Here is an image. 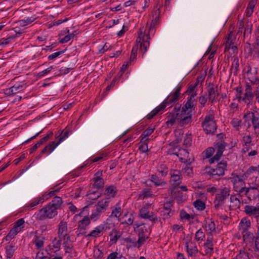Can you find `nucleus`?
Masks as SVG:
<instances>
[{
    "instance_id": "nucleus-1",
    "label": "nucleus",
    "mask_w": 259,
    "mask_h": 259,
    "mask_svg": "<svg viewBox=\"0 0 259 259\" xmlns=\"http://www.w3.org/2000/svg\"><path fill=\"white\" fill-rule=\"evenodd\" d=\"M191 112V111L187 112L184 109H182L180 113H170L167 117L168 119L166 122V125H172L176 121H177L181 126L187 124L192 120Z\"/></svg>"
},
{
    "instance_id": "nucleus-2",
    "label": "nucleus",
    "mask_w": 259,
    "mask_h": 259,
    "mask_svg": "<svg viewBox=\"0 0 259 259\" xmlns=\"http://www.w3.org/2000/svg\"><path fill=\"white\" fill-rule=\"evenodd\" d=\"M227 162L226 161L222 160L217 163L216 166H206L205 174L210 176L212 178L214 176H223L225 175V171L226 170Z\"/></svg>"
},
{
    "instance_id": "nucleus-3",
    "label": "nucleus",
    "mask_w": 259,
    "mask_h": 259,
    "mask_svg": "<svg viewBox=\"0 0 259 259\" xmlns=\"http://www.w3.org/2000/svg\"><path fill=\"white\" fill-rule=\"evenodd\" d=\"M143 225V224H141L137 225L136 227H134V231L139 236L137 241H136L135 239L133 241L131 240V243H132L133 246L135 247L138 245V247L139 248L148 239V237L145 234V233L147 232V229Z\"/></svg>"
},
{
    "instance_id": "nucleus-4",
    "label": "nucleus",
    "mask_w": 259,
    "mask_h": 259,
    "mask_svg": "<svg viewBox=\"0 0 259 259\" xmlns=\"http://www.w3.org/2000/svg\"><path fill=\"white\" fill-rule=\"evenodd\" d=\"M57 213L55 207L48 204L39 210L37 213V218L40 220L52 219L57 215Z\"/></svg>"
},
{
    "instance_id": "nucleus-5",
    "label": "nucleus",
    "mask_w": 259,
    "mask_h": 259,
    "mask_svg": "<svg viewBox=\"0 0 259 259\" xmlns=\"http://www.w3.org/2000/svg\"><path fill=\"white\" fill-rule=\"evenodd\" d=\"M59 189H57L54 190L50 191L49 193L46 192L41 196H39L38 197L34 198L28 204V208L29 209H32L38 204L42 203L45 200L54 196L56 192L59 191Z\"/></svg>"
},
{
    "instance_id": "nucleus-6",
    "label": "nucleus",
    "mask_w": 259,
    "mask_h": 259,
    "mask_svg": "<svg viewBox=\"0 0 259 259\" xmlns=\"http://www.w3.org/2000/svg\"><path fill=\"white\" fill-rule=\"evenodd\" d=\"M25 227V221L24 219L18 220L14 224V226L10 230L8 235L6 236V241H10L18 233L21 232Z\"/></svg>"
},
{
    "instance_id": "nucleus-7",
    "label": "nucleus",
    "mask_w": 259,
    "mask_h": 259,
    "mask_svg": "<svg viewBox=\"0 0 259 259\" xmlns=\"http://www.w3.org/2000/svg\"><path fill=\"white\" fill-rule=\"evenodd\" d=\"M230 195V190L227 188L221 190L219 193L217 194L214 200V208L218 209L224 203V200Z\"/></svg>"
},
{
    "instance_id": "nucleus-8",
    "label": "nucleus",
    "mask_w": 259,
    "mask_h": 259,
    "mask_svg": "<svg viewBox=\"0 0 259 259\" xmlns=\"http://www.w3.org/2000/svg\"><path fill=\"white\" fill-rule=\"evenodd\" d=\"M120 228L122 229L121 233L116 229H113L111 231L109 234L110 242H112V243H116L118 239H119L120 236H123V237H125V240H127L128 239V236L126 237L124 234L128 232L130 230V227L128 225H126V226H124V225H123V227H120Z\"/></svg>"
},
{
    "instance_id": "nucleus-9",
    "label": "nucleus",
    "mask_w": 259,
    "mask_h": 259,
    "mask_svg": "<svg viewBox=\"0 0 259 259\" xmlns=\"http://www.w3.org/2000/svg\"><path fill=\"white\" fill-rule=\"evenodd\" d=\"M240 224L242 230L243 238L244 241L248 240L249 239L253 241L254 238V236L252 233L248 230V228L250 226V222L247 221L245 220H242Z\"/></svg>"
},
{
    "instance_id": "nucleus-10",
    "label": "nucleus",
    "mask_w": 259,
    "mask_h": 259,
    "mask_svg": "<svg viewBox=\"0 0 259 259\" xmlns=\"http://www.w3.org/2000/svg\"><path fill=\"white\" fill-rule=\"evenodd\" d=\"M149 206V204H147L144 207H143L140 210V215L142 218L148 219L150 221L156 223L158 221V218L156 215H154L153 212L149 213V212L148 211V209Z\"/></svg>"
},
{
    "instance_id": "nucleus-11",
    "label": "nucleus",
    "mask_w": 259,
    "mask_h": 259,
    "mask_svg": "<svg viewBox=\"0 0 259 259\" xmlns=\"http://www.w3.org/2000/svg\"><path fill=\"white\" fill-rule=\"evenodd\" d=\"M68 233L67 223L65 221H61L58 225V237L64 240L67 239V237L69 239V237L68 236Z\"/></svg>"
},
{
    "instance_id": "nucleus-12",
    "label": "nucleus",
    "mask_w": 259,
    "mask_h": 259,
    "mask_svg": "<svg viewBox=\"0 0 259 259\" xmlns=\"http://www.w3.org/2000/svg\"><path fill=\"white\" fill-rule=\"evenodd\" d=\"M31 234H34L32 242L34 244L36 248L40 249L43 248L45 239V237L41 235H38V231L37 230L32 232Z\"/></svg>"
},
{
    "instance_id": "nucleus-13",
    "label": "nucleus",
    "mask_w": 259,
    "mask_h": 259,
    "mask_svg": "<svg viewBox=\"0 0 259 259\" xmlns=\"http://www.w3.org/2000/svg\"><path fill=\"white\" fill-rule=\"evenodd\" d=\"M244 212L249 216L259 217V202L255 206L252 205H246L244 207Z\"/></svg>"
},
{
    "instance_id": "nucleus-14",
    "label": "nucleus",
    "mask_w": 259,
    "mask_h": 259,
    "mask_svg": "<svg viewBox=\"0 0 259 259\" xmlns=\"http://www.w3.org/2000/svg\"><path fill=\"white\" fill-rule=\"evenodd\" d=\"M58 145L57 142L54 141L50 142L41 150L40 154L38 155V158L41 157L42 154H46L47 156H48Z\"/></svg>"
},
{
    "instance_id": "nucleus-15",
    "label": "nucleus",
    "mask_w": 259,
    "mask_h": 259,
    "mask_svg": "<svg viewBox=\"0 0 259 259\" xmlns=\"http://www.w3.org/2000/svg\"><path fill=\"white\" fill-rule=\"evenodd\" d=\"M63 247H64L65 253H68L69 257H72L74 253L73 246L69 238L68 239V237H67V239L64 240L63 243Z\"/></svg>"
},
{
    "instance_id": "nucleus-16",
    "label": "nucleus",
    "mask_w": 259,
    "mask_h": 259,
    "mask_svg": "<svg viewBox=\"0 0 259 259\" xmlns=\"http://www.w3.org/2000/svg\"><path fill=\"white\" fill-rule=\"evenodd\" d=\"M62 239H60V238H55L53 240L51 244L50 245V248L51 250V252H54L57 254H60L59 253L60 249V246L61 244V240Z\"/></svg>"
},
{
    "instance_id": "nucleus-17",
    "label": "nucleus",
    "mask_w": 259,
    "mask_h": 259,
    "mask_svg": "<svg viewBox=\"0 0 259 259\" xmlns=\"http://www.w3.org/2000/svg\"><path fill=\"white\" fill-rule=\"evenodd\" d=\"M104 229L105 224L98 225L89 234H88L87 236L94 238L99 237L102 235Z\"/></svg>"
},
{
    "instance_id": "nucleus-18",
    "label": "nucleus",
    "mask_w": 259,
    "mask_h": 259,
    "mask_svg": "<svg viewBox=\"0 0 259 259\" xmlns=\"http://www.w3.org/2000/svg\"><path fill=\"white\" fill-rule=\"evenodd\" d=\"M248 116H249V117L251 118L253 126H259V113L257 112L255 113L254 112L249 111L244 115L243 118H246Z\"/></svg>"
},
{
    "instance_id": "nucleus-19",
    "label": "nucleus",
    "mask_w": 259,
    "mask_h": 259,
    "mask_svg": "<svg viewBox=\"0 0 259 259\" xmlns=\"http://www.w3.org/2000/svg\"><path fill=\"white\" fill-rule=\"evenodd\" d=\"M120 214H121L120 207H116L114 209L112 210L111 214L109 217V218H110L111 220H112V219L113 218H114L116 221H120V225H128L127 222H126V221L125 222L122 221L121 219H118V218L120 217Z\"/></svg>"
},
{
    "instance_id": "nucleus-20",
    "label": "nucleus",
    "mask_w": 259,
    "mask_h": 259,
    "mask_svg": "<svg viewBox=\"0 0 259 259\" xmlns=\"http://www.w3.org/2000/svg\"><path fill=\"white\" fill-rule=\"evenodd\" d=\"M102 175V171H98L95 174V178H94V186L97 188H101L104 186V180L101 178Z\"/></svg>"
},
{
    "instance_id": "nucleus-21",
    "label": "nucleus",
    "mask_w": 259,
    "mask_h": 259,
    "mask_svg": "<svg viewBox=\"0 0 259 259\" xmlns=\"http://www.w3.org/2000/svg\"><path fill=\"white\" fill-rule=\"evenodd\" d=\"M236 97L239 100H242L246 103L247 105H249L251 104L253 99L254 94L252 92L245 91L243 97H242L241 96H236Z\"/></svg>"
},
{
    "instance_id": "nucleus-22",
    "label": "nucleus",
    "mask_w": 259,
    "mask_h": 259,
    "mask_svg": "<svg viewBox=\"0 0 259 259\" xmlns=\"http://www.w3.org/2000/svg\"><path fill=\"white\" fill-rule=\"evenodd\" d=\"M255 42L252 45V47L250 48V53L254 52L255 54L259 53V26L257 30L255 32Z\"/></svg>"
},
{
    "instance_id": "nucleus-23",
    "label": "nucleus",
    "mask_w": 259,
    "mask_h": 259,
    "mask_svg": "<svg viewBox=\"0 0 259 259\" xmlns=\"http://www.w3.org/2000/svg\"><path fill=\"white\" fill-rule=\"evenodd\" d=\"M24 86L21 84H15L7 91V94L9 95H12L16 93L22 92L24 90Z\"/></svg>"
},
{
    "instance_id": "nucleus-24",
    "label": "nucleus",
    "mask_w": 259,
    "mask_h": 259,
    "mask_svg": "<svg viewBox=\"0 0 259 259\" xmlns=\"http://www.w3.org/2000/svg\"><path fill=\"white\" fill-rule=\"evenodd\" d=\"M65 31L67 33V34L60 39L59 42L61 44H64L68 42L70 40L74 38V37L77 34V32L75 30L70 33L68 28H66Z\"/></svg>"
},
{
    "instance_id": "nucleus-25",
    "label": "nucleus",
    "mask_w": 259,
    "mask_h": 259,
    "mask_svg": "<svg viewBox=\"0 0 259 259\" xmlns=\"http://www.w3.org/2000/svg\"><path fill=\"white\" fill-rule=\"evenodd\" d=\"M212 240L213 238L211 236L208 237L206 240V242L204 244L205 252L206 254H211L213 252Z\"/></svg>"
},
{
    "instance_id": "nucleus-26",
    "label": "nucleus",
    "mask_w": 259,
    "mask_h": 259,
    "mask_svg": "<svg viewBox=\"0 0 259 259\" xmlns=\"http://www.w3.org/2000/svg\"><path fill=\"white\" fill-rule=\"evenodd\" d=\"M202 125L206 134H213L217 130V126L215 121L210 122V123Z\"/></svg>"
},
{
    "instance_id": "nucleus-27",
    "label": "nucleus",
    "mask_w": 259,
    "mask_h": 259,
    "mask_svg": "<svg viewBox=\"0 0 259 259\" xmlns=\"http://www.w3.org/2000/svg\"><path fill=\"white\" fill-rule=\"evenodd\" d=\"M36 19L35 16L25 17L18 21V24L20 26L24 27L31 24Z\"/></svg>"
},
{
    "instance_id": "nucleus-28",
    "label": "nucleus",
    "mask_w": 259,
    "mask_h": 259,
    "mask_svg": "<svg viewBox=\"0 0 259 259\" xmlns=\"http://www.w3.org/2000/svg\"><path fill=\"white\" fill-rule=\"evenodd\" d=\"M16 249L15 245L10 244L5 247V253L6 259H12Z\"/></svg>"
},
{
    "instance_id": "nucleus-29",
    "label": "nucleus",
    "mask_w": 259,
    "mask_h": 259,
    "mask_svg": "<svg viewBox=\"0 0 259 259\" xmlns=\"http://www.w3.org/2000/svg\"><path fill=\"white\" fill-rule=\"evenodd\" d=\"M91 223L90 219L88 216H84L81 220L78 222V227L80 230H84L86 227L90 225Z\"/></svg>"
},
{
    "instance_id": "nucleus-30",
    "label": "nucleus",
    "mask_w": 259,
    "mask_h": 259,
    "mask_svg": "<svg viewBox=\"0 0 259 259\" xmlns=\"http://www.w3.org/2000/svg\"><path fill=\"white\" fill-rule=\"evenodd\" d=\"M186 247L187 252L188 253L189 255L191 256L196 254L198 252V249L196 246L192 242H191L189 244V242H187L186 243Z\"/></svg>"
},
{
    "instance_id": "nucleus-31",
    "label": "nucleus",
    "mask_w": 259,
    "mask_h": 259,
    "mask_svg": "<svg viewBox=\"0 0 259 259\" xmlns=\"http://www.w3.org/2000/svg\"><path fill=\"white\" fill-rule=\"evenodd\" d=\"M208 97L211 103H213L215 98L219 95V93L218 92L217 90H215L212 84L211 87H209L208 90Z\"/></svg>"
},
{
    "instance_id": "nucleus-32",
    "label": "nucleus",
    "mask_w": 259,
    "mask_h": 259,
    "mask_svg": "<svg viewBox=\"0 0 259 259\" xmlns=\"http://www.w3.org/2000/svg\"><path fill=\"white\" fill-rule=\"evenodd\" d=\"M109 202V198L106 197L100 200L98 203L97 208H100L102 211L105 210L108 207Z\"/></svg>"
},
{
    "instance_id": "nucleus-33",
    "label": "nucleus",
    "mask_w": 259,
    "mask_h": 259,
    "mask_svg": "<svg viewBox=\"0 0 259 259\" xmlns=\"http://www.w3.org/2000/svg\"><path fill=\"white\" fill-rule=\"evenodd\" d=\"M160 14V11L159 9H157L154 11L152 14L153 17H154V19L152 20L149 29H151L152 27H154L155 25H156L157 23L159 20V16Z\"/></svg>"
},
{
    "instance_id": "nucleus-34",
    "label": "nucleus",
    "mask_w": 259,
    "mask_h": 259,
    "mask_svg": "<svg viewBox=\"0 0 259 259\" xmlns=\"http://www.w3.org/2000/svg\"><path fill=\"white\" fill-rule=\"evenodd\" d=\"M180 184V182H178L176 186H174L170 190V194L174 197H182V193L180 190H179L178 186Z\"/></svg>"
},
{
    "instance_id": "nucleus-35",
    "label": "nucleus",
    "mask_w": 259,
    "mask_h": 259,
    "mask_svg": "<svg viewBox=\"0 0 259 259\" xmlns=\"http://www.w3.org/2000/svg\"><path fill=\"white\" fill-rule=\"evenodd\" d=\"M62 203V200L61 198L58 196H56L49 204L52 206L55 207L56 209L57 210L61 206Z\"/></svg>"
},
{
    "instance_id": "nucleus-36",
    "label": "nucleus",
    "mask_w": 259,
    "mask_h": 259,
    "mask_svg": "<svg viewBox=\"0 0 259 259\" xmlns=\"http://www.w3.org/2000/svg\"><path fill=\"white\" fill-rule=\"evenodd\" d=\"M116 193V189L113 186H110L106 188L105 195L109 197H113Z\"/></svg>"
},
{
    "instance_id": "nucleus-37",
    "label": "nucleus",
    "mask_w": 259,
    "mask_h": 259,
    "mask_svg": "<svg viewBox=\"0 0 259 259\" xmlns=\"http://www.w3.org/2000/svg\"><path fill=\"white\" fill-rule=\"evenodd\" d=\"M256 190V188L255 187H250L249 188H245L243 187L240 189V190L239 191V193H242L245 191V195L247 196L248 198L250 200L251 199V196L250 194V192L251 191H255Z\"/></svg>"
},
{
    "instance_id": "nucleus-38",
    "label": "nucleus",
    "mask_w": 259,
    "mask_h": 259,
    "mask_svg": "<svg viewBox=\"0 0 259 259\" xmlns=\"http://www.w3.org/2000/svg\"><path fill=\"white\" fill-rule=\"evenodd\" d=\"M103 159V156L91 157L84 162V166H87L93 162H96Z\"/></svg>"
},
{
    "instance_id": "nucleus-39",
    "label": "nucleus",
    "mask_w": 259,
    "mask_h": 259,
    "mask_svg": "<svg viewBox=\"0 0 259 259\" xmlns=\"http://www.w3.org/2000/svg\"><path fill=\"white\" fill-rule=\"evenodd\" d=\"M102 211L100 208H97L93 211L90 216V218L91 220L95 221L97 220H98L102 213Z\"/></svg>"
},
{
    "instance_id": "nucleus-40",
    "label": "nucleus",
    "mask_w": 259,
    "mask_h": 259,
    "mask_svg": "<svg viewBox=\"0 0 259 259\" xmlns=\"http://www.w3.org/2000/svg\"><path fill=\"white\" fill-rule=\"evenodd\" d=\"M61 136L58 141L57 142L58 145H60L62 142H63L65 139H66L69 137V132L65 131L63 133L62 131L60 134H59L58 136L56 135V138L58 137Z\"/></svg>"
},
{
    "instance_id": "nucleus-41",
    "label": "nucleus",
    "mask_w": 259,
    "mask_h": 259,
    "mask_svg": "<svg viewBox=\"0 0 259 259\" xmlns=\"http://www.w3.org/2000/svg\"><path fill=\"white\" fill-rule=\"evenodd\" d=\"M111 47V45L108 42H106L103 46L100 45L98 47L99 53L100 54H103L109 50Z\"/></svg>"
},
{
    "instance_id": "nucleus-42",
    "label": "nucleus",
    "mask_w": 259,
    "mask_h": 259,
    "mask_svg": "<svg viewBox=\"0 0 259 259\" xmlns=\"http://www.w3.org/2000/svg\"><path fill=\"white\" fill-rule=\"evenodd\" d=\"M230 200H231V202L234 203V205H233L232 206L231 205H230L229 206L230 210L235 209L237 208H239V207L240 206V202L239 200L237 198L235 197L234 196H231L230 197Z\"/></svg>"
},
{
    "instance_id": "nucleus-43",
    "label": "nucleus",
    "mask_w": 259,
    "mask_h": 259,
    "mask_svg": "<svg viewBox=\"0 0 259 259\" xmlns=\"http://www.w3.org/2000/svg\"><path fill=\"white\" fill-rule=\"evenodd\" d=\"M194 207L198 210H203L205 208V204L200 199L196 200L194 202Z\"/></svg>"
},
{
    "instance_id": "nucleus-44",
    "label": "nucleus",
    "mask_w": 259,
    "mask_h": 259,
    "mask_svg": "<svg viewBox=\"0 0 259 259\" xmlns=\"http://www.w3.org/2000/svg\"><path fill=\"white\" fill-rule=\"evenodd\" d=\"M222 153H221L220 152H217V153L214 155V156L209 159V162L210 164L214 163L215 162H216L217 163H219V160L222 156Z\"/></svg>"
},
{
    "instance_id": "nucleus-45",
    "label": "nucleus",
    "mask_w": 259,
    "mask_h": 259,
    "mask_svg": "<svg viewBox=\"0 0 259 259\" xmlns=\"http://www.w3.org/2000/svg\"><path fill=\"white\" fill-rule=\"evenodd\" d=\"M204 238L205 234L201 230V229H200L196 232L195 234V239L197 241H202Z\"/></svg>"
},
{
    "instance_id": "nucleus-46",
    "label": "nucleus",
    "mask_w": 259,
    "mask_h": 259,
    "mask_svg": "<svg viewBox=\"0 0 259 259\" xmlns=\"http://www.w3.org/2000/svg\"><path fill=\"white\" fill-rule=\"evenodd\" d=\"M205 227L208 228V230L210 231V234H211V235H212V232L216 231L215 224L213 221H210L208 223L206 222Z\"/></svg>"
},
{
    "instance_id": "nucleus-47",
    "label": "nucleus",
    "mask_w": 259,
    "mask_h": 259,
    "mask_svg": "<svg viewBox=\"0 0 259 259\" xmlns=\"http://www.w3.org/2000/svg\"><path fill=\"white\" fill-rule=\"evenodd\" d=\"M225 143L224 142H219L217 143L215 145V147L217 149V152H220L221 153L223 154L224 151L225 149Z\"/></svg>"
},
{
    "instance_id": "nucleus-48",
    "label": "nucleus",
    "mask_w": 259,
    "mask_h": 259,
    "mask_svg": "<svg viewBox=\"0 0 259 259\" xmlns=\"http://www.w3.org/2000/svg\"><path fill=\"white\" fill-rule=\"evenodd\" d=\"M180 217L182 220H189L190 219H193V215H190L189 214L187 213V212L183 209L180 211Z\"/></svg>"
},
{
    "instance_id": "nucleus-49",
    "label": "nucleus",
    "mask_w": 259,
    "mask_h": 259,
    "mask_svg": "<svg viewBox=\"0 0 259 259\" xmlns=\"http://www.w3.org/2000/svg\"><path fill=\"white\" fill-rule=\"evenodd\" d=\"M194 104L193 101H191V99H188L187 102L185 104V105L182 107V110L184 109L186 112H187L189 109H192L194 107ZM190 111H192V110Z\"/></svg>"
},
{
    "instance_id": "nucleus-50",
    "label": "nucleus",
    "mask_w": 259,
    "mask_h": 259,
    "mask_svg": "<svg viewBox=\"0 0 259 259\" xmlns=\"http://www.w3.org/2000/svg\"><path fill=\"white\" fill-rule=\"evenodd\" d=\"M215 149L213 147H209L207 148L203 152L205 154V158H208L210 157L214 153Z\"/></svg>"
},
{
    "instance_id": "nucleus-51",
    "label": "nucleus",
    "mask_w": 259,
    "mask_h": 259,
    "mask_svg": "<svg viewBox=\"0 0 259 259\" xmlns=\"http://www.w3.org/2000/svg\"><path fill=\"white\" fill-rule=\"evenodd\" d=\"M239 66V59L238 57H236L234 58V61L233 62L231 67V70H234V72L236 73L238 70Z\"/></svg>"
},
{
    "instance_id": "nucleus-52",
    "label": "nucleus",
    "mask_w": 259,
    "mask_h": 259,
    "mask_svg": "<svg viewBox=\"0 0 259 259\" xmlns=\"http://www.w3.org/2000/svg\"><path fill=\"white\" fill-rule=\"evenodd\" d=\"M181 90V87H179L177 88L176 92L174 93L171 99H169V102L170 103L174 102L176 100H178V97L180 95V92Z\"/></svg>"
},
{
    "instance_id": "nucleus-53",
    "label": "nucleus",
    "mask_w": 259,
    "mask_h": 259,
    "mask_svg": "<svg viewBox=\"0 0 259 259\" xmlns=\"http://www.w3.org/2000/svg\"><path fill=\"white\" fill-rule=\"evenodd\" d=\"M114 224L112 223V220L110 218H108L106 221V223L105 224V229L104 230L108 231L110 229H112V230L113 229L114 227Z\"/></svg>"
},
{
    "instance_id": "nucleus-54",
    "label": "nucleus",
    "mask_w": 259,
    "mask_h": 259,
    "mask_svg": "<svg viewBox=\"0 0 259 259\" xmlns=\"http://www.w3.org/2000/svg\"><path fill=\"white\" fill-rule=\"evenodd\" d=\"M138 38L139 39V40H137V44L133 48V49L132 50V53H134V52H135L137 53L139 47H140V49H142V42L141 41V38L139 37Z\"/></svg>"
},
{
    "instance_id": "nucleus-55",
    "label": "nucleus",
    "mask_w": 259,
    "mask_h": 259,
    "mask_svg": "<svg viewBox=\"0 0 259 259\" xmlns=\"http://www.w3.org/2000/svg\"><path fill=\"white\" fill-rule=\"evenodd\" d=\"M158 171L161 174V175L165 176L168 172V168L165 164H161L158 167Z\"/></svg>"
},
{
    "instance_id": "nucleus-56",
    "label": "nucleus",
    "mask_w": 259,
    "mask_h": 259,
    "mask_svg": "<svg viewBox=\"0 0 259 259\" xmlns=\"http://www.w3.org/2000/svg\"><path fill=\"white\" fill-rule=\"evenodd\" d=\"M213 119L214 116L213 114H210L208 115H207L206 116H205V119L202 123V125L210 123V122H214L215 121L213 120Z\"/></svg>"
},
{
    "instance_id": "nucleus-57",
    "label": "nucleus",
    "mask_w": 259,
    "mask_h": 259,
    "mask_svg": "<svg viewBox=\"0 0 259 259\" xmlns=\"http://www.w3.org/2000/svg\"><path fill=\"white\" fill-rule=\"evenodd\" d=\"M39 229L42 234H45L51 230V226L46 224H42L40 226Z\"/></svg>"
},
{
    "instance_id": "nucleus-58",
    "label": "nucleus",
    "mask_w": 259,
    "mask_h": 259,
    "mask_svg": "<svg viewBox=\"0 0 259 259\" xmlns=\"http://www.w3.org/2000/svg\"><path fill=\"white\" fill-rule=\"evenodd\" d=\"M54 68L53 66H50L49 67H48V68L46 69H44V70H42V71L41 72H39L38 74V76L39 77H43L45 75L48 74L49 73H50V72Z\"/></svg>"
},
{
    "instance_id": "nucleus-59",
    "label": "nucleus",
    "mask_w": 259,
    "mask_h": 259,
    "mask_svg": "<svg viewBox=\"0 0 259 259\" xmlns=\"http://www.w3.org/2000/svg\"><path fill=\"white\" fill-rule=\"evenodd\" d=\"M243 141L245 145L246 146L247 150H248L247 148L249 144H251L252 140L250 136H246L243 137Z\"/></svg>"
},
{
    "instance_id": "nucleus-60",
    "label": "nucleus",
    "mask_w": 259,
    "mask_h": 259,
    "mask_svg": "<svg viewBox=\"0 0 259 259\" xmlns=\"http://www.w3.org/2000/svg\"><path fill=\"white\" fill-rule=\"evenodd\" d=\"M50 257H48L44 254L43 251H38L35 256V259H49Z\"/></svg>"
},
{
    "instance_id": "nucleus-61",
    "label": "nucleus",
    "mask_w": 259,
    "mask_h": 259,
    "mask_svg": "<svg viewBox=\"0 0 259 259\" xmlns=\"http://www.w3.org/2000/svg\"><path fill=\"white\" fill-rule=\"evenodd\" d=\"M64 53V51H59L52 53L48 56V59L50 60H53L59 57L60 55Z\"/></svg>"
},
{
    "instance_id": "nucleus-62",
    "label": "nucleus",
    "mask_w": 259,
    "mask_h": 259,
    "mask_svg": "<svg viewBox=\"0 0 259 259\" xmlns=\"http://www.w3.org/2000/svg\"><path fill=\"white\" fill-rule=\"evenodd\" d=\"M160 111V109L155 108L153 111L147 115V119H151L153 118Z\"/></svg>"
},
{
    "instance_id": "nucleus-63",
    "label": "nucleus",
    "mask_w": 259,
    "mask_h": 259,
    "mask_svg": "<svg viewBox=\"0 0 259 259\" xmlns=\"http://www.w3.org/2000/svg\"><path fill=\"white\" fill-rule=\"evenodd\" d=\"M236 259H250L249 257V255L248 253H246L244 251L241 252L236 256Z\"/></svg>"
},
{
    "instance_id": "nucleus-64",
    "label": "nucleus",
    "mask_w": 259,
    "mask_h": 259,
    "mask_svg": "<svg viewBox=\"0 0 259 259\" xmlns=\"http://www.w3.org/2000/svg\"><path fill=\"white\" fill-rule=\"evenodd\" d=\"M100 193L98 192L94 191L88 194L89 197L91 199H96L100 196Z\"/></svg>"
}]
</instances>
